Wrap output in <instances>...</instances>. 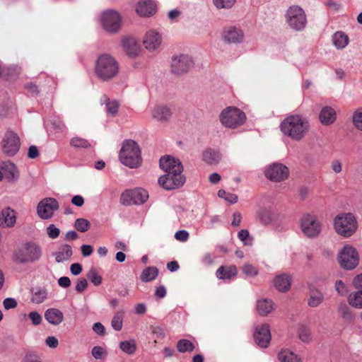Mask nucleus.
I'll return each instance as SVG.
<instances>
[{"instance_id": "obj_17", "label": "nucleus", "mask_w": 362, "mask_h": 362, "mask_svg": "<svg viewBox=\"0 0 362 362\" xmlns=\"http://www.w3.org/2000/svg\"><path fill=\"white\" fill-rule=\"evenodd\" d=\"M160 168L167 174L172 173H182L183 171V166L181 161L172 157L170 156H164L160 158L159 160Z\"/></svg>"}, {"instance_id": "obj_44", "label": "nucleus", "mask_w": 362, "mask_h": 362, "mask_svg": "<svg viewBox=\"0 0 362 362\" xmlns=\"http://www.w3.org/2000/svg\"><path fill=\"white\" fill-rule=\"evenodd\" d=\"M69 144L74 148H88L90 146V144L87 139L78 136L71 138Z\"/></svg>"}, {"instance_id": "obj_9", "label": "nucleus", "mask_w": 362, "mask_h": 362, "mask_svg": "<svg viewBox=\"0 0 362 362\" xmlns=\"http://www.w3.org/2000/svg\"><path fill=\"white\" fill-rule=\"evenodd\" d=\"M148 198V192L143 188L125 190L120 197V203L124 206L142 204Z\"/></svg>"}, {"instance_id": "obj_28", "label": "nucleus", "mask_w": 362, "mask_h": 362, "mask_svg": "<svg viewBox=\"0 0 362 362\" xmlns=\"http://www.w3.org/2000/svg\"><path fill=\"white\" fill-rule=\"evenodd\" d=\"M153 119L159 122L167 121L171 116L170 108L165 105H157L151 112Z\"/></svg>"}, {"instance_id": "obj_30", "label": "nucleus", "mask_w": 362, "mask_h": 362, "mask_svg": "<svg viewBox=\"0 0 362 362\" xmlns=\"http://www.w3.org/2000/svg\"><path fill=\"white\" fill-rule=\"evenodd\" d=\"M274 284L277 290L285 292L290 288L291 277L288 274H283L274 279Z\"/></svg>"}, {"instance_id": "obj_58", "label": "nucleus", "mask_w": 362, "mask_h": 362, "mask_svg": "<svg viewBox=\"0 0 362 362\" xmlns=\"http://www.w3.org/2000/svg\"><path fill=\"white\" fill-rule=\"evenodd\" d=\"M88 286V281L84 278H81L77 280L76 285V291L78 293H82Z\"/></svg>"}, {"instance_id": "obj_32", "label": "nucleus", "mask_w": 362, "mask_h": 362, "mask_svg": "<svg viewBox=\"0 0 362 362\" xmlns=\"http://www.w3.org/2000/svg\"><path fill=\"white\" fill-rule=\"evenodd\" d=\"M202 156L203 160L209 165H216L221 159V153L218 151L211 148L205 150Z\"/></svg>"}, {"instance_id": "obj_59", "label": "nucleus", "mask_w": 362, "mask_h": 362, "mask_svg": "<svg viewBox=\"0 0 362 362\" xmlns=\"http://www.w3.org/2000/svg\"><path fill=\"white\" fill-rule=\"evenodd\" d=\"M24 362H42L40 357L33 352L26 354L24 358Z\"/></svg>"}, {"instance_id": "obj_6", "label": "nucleus", "mask_w": 362, "mask_h": 362, "mask_svg": "<svg viewBox=\"0 0 362 362\" xmlns=\"http://www.w3.org/2000/svg\"><path fill=\"white\" fill-rule=\"evenodd\" d=\"M357 227L356 220L351 214H342L334 218V228L336 232L345 238L353 235Z\"/></svg>"}, {"instance_id": "obj_47", "label": "nucleus", "mask_w": 362, "mask_h": 362, "mask_svg": "<svg viewBox=\"0 0 362 362\" xmlns=\"http://www.w3.org/2000/svg\"><path fill=\"white\" fill-rule=\"evenodd\" d=\"M88 279L95 286H99L102 283V277L100 276L96 269L91 267L87 274Z\"/></svg>"}, {"instance_id": "obj_2", "label": "nucleus", "mask_w": 362, "mask_h": 362, "mask_svg": "<svg viewBox=\"0 0 362 362\" xmlns=\"http://www.w3.org/2000/svg\"><path fill=\"white\" fill-rule=\"evenodd\" d=\"M119 66L117 61L109 54L100 56L95 66V72L99 79L107 81L118 73Z\"/></svg>"}, {"instance_id": "obj_61", "label": "nucleus", "mask_w": 362, "mask_h": 362, "mask_svg": "<svg viewBox=\"0 0 362 362\" xmlns=\"http://www.w3.org/2000/svg\"><path fill=\"white\" fill-rule=\"evenodd\" d=\"M46 344L52 349H55L57 347L59 344L58 339L54 336L48 337L45 340Z\"/></svg>"}, {"instance_id": "obj_50", "label": "nucleus", "mask_w": 362, "mask_h": 362, "mask_svg": "<svg viewBox=\"0 0 362 362\" xmlns=\"http://www.w3.org/2000/svg\"><path fill=\"white\" fill-rule=\"evenodd\" d=\"M236 0H213L214 5L218 9H228L233 6Z\"/></svg>"}, {"instance_id": "obj_55", "label": "nucleus", "mask_w": 362, "mask_h": 362, "mask_svg": "<svg viewBox=\"0 0 362 362\" xmlns=\"http://www.w3.org/2000/svg\"><path fill=\"white\" fill-rule=\"evenodd\" d=\"M335 291L340 295V296H345L347 293V289L345 286V284L343 283L342 281L338 280L335 282L334 285Z\"/></svg>"}, {"instance_id": "obj_4", "label": "nucleus", "mask_w": 362, "mask_h": 362, "mask_svg": "<svg viewBox=\"0 0 362 362\" xmlns=\"http://www.w3.org/2000/svg\"><path fill=\"white\" fill-rule=\"evenodd\" d=\"M219 119L224 127L235 129L245 122L246 116L241 110L233 106H230L221 111L219 115Z\"/></svg>"}, {"instance_id": "obj_38", "label": "nucleus", "mask_w": 362, "mask_h": 362, "mask_svg": "<svg viewBox=\"0 0 362 362\" xmlns=\"http://www.w3.org/2000/svg\"><path fill=\"white\" fill-rule=\"evenodd\" d=\"M334 45L339 49H344L349 43L348 36L341 31L336 32L332 36Z\"/></svg>"}, {"instance_id": "obj_1", "label": "nucleus", "mask_w": 362, "mask_h": 362, "mask_svg": "<svg viewBox=\"0 0 362 362\" xmlns=\"http://www.w3.org/2000/svg\"><path fill=\"white\" fill-rule=\"evenodd\" d=\"M310 129L308 119L300 115H292L281 123V130L284 134L296 141L301 140Z\"/></svg>"}, {"instance_id": "obj_20", "label": "nucleus", "mask_w": 362, "mask_h": 362, "mask_svg": "<svg viewBox=\"0 0 362 362\" xmlns=\"http://www.w3.org/2000/svg\"><path fill=\"white\" fill-rule=\"evenodd\" d=\"M255 343L262 348L268 346L271 340V333L268 325L264 324L255 328L254 332Z\"/></svg>"}, {"instance_id": "obj_21", "label": "nucleus", "mask_w": 362, "mask_h": 362, "mask_svg": "<svg viewBox=\"0 0 362 362\" xmlns=\"http://www.w3.org/2000/svg\"><path fill=\"white\" fill-rule=\"evenodd\" d=\"M156 5L151 0H141L138 2L136 11L140 16L148 17L156 13Z\"/></svg>"}, {"instance_id": "obj_57", "label": "nucleus", "mask_w": 362, "mask_h": 362, "mask_svg": "<svg viewBox=\"0 0 362 362\" xmlns=\"http://www.w3.org/2000/svg\"><path fill=\"white\" fill-rule=\"evenodd\" d=\"M28 317L32 321L33 325H39L42 322V316L36 311H32L28 314Z\"/></svg>"}, {"instance_id": "obj_64", "label": "nucleus", "mask_w": 362, "mask_h": 362, "mask_svg": "<svg viewBox=\"0 0 362 362\" xmlns=\"http://www.w3.org/2000/svg\"><path fill=\"white\" fill-rule=\"evenodd\" d=\"M71 203L76 206H82L84 204V199L81 195H75L71 199Z\"/></svg>"}, {"instance_id": "obj_11", "label": "nucleus", "mask_w": 362, "mask_h": 362, "mask_svg": "<svg viewBox=\"0 0 362 362\" xmlns=\"http://www.w3.org/2000/svg\"><path fill=\"white\" fill-rule=\"evenodd\" d=\"M300 228L305 236L310 238H314L320 233L322 226L316 216L305 214L301 218Z\"/></svg>"}, {"instance_id": "obj_33", "label": "nucleus", "mask_w": 362, "mask_h": 362, "mask_svg": "<svg viewBox=\"0 0 362 362\" xmlns=\"http://www.w3.org/2000/svg\"><path fill=\"white\" fill-rule=\"evenodd\" d=\"M257 310L259 315H267L274 310V303L267 298L259 300L257 302Z\"/></svg>"}, {"instance_id": "obj_25", "label": "nucleus", "mask_w": 362, "mask_h": 362, "mask_svg": "<svg viewBox=\"0 0 362 362\" xmlns=\"http://www.w3.org/2000/svg\"><path fill=\"white\" fill-rule=\"evenodd\" d=\"M45 320L51 325H59L64 320L63 313L54 308H48L45 313Z\"/></svg>"}, {"instance_id": "obj_52", "label": "nucleus", "mask_w": 362, "mask_h": 362, "mask_svg": "<svg viewBox=\"0 0 362 362\" xmlns=\"http://www.w3.org/2000/svg\"><path fill=\"white\" fill-rule=\"evenodd\" d=\"M92 356L97 360L103 359L107 356V351L104 348L99 346H95L92 349Z\"/></svg>"}, {"instance_id": "obj_54", "label": "nucleus", "mask_w": 362, "mask_h": 362, "mask_svg": "<svg viewBox=\"0 0 362 362\" xmlns=\"http://www.w3.org/2000/svg\"><path fill=\"white\" fill-rule=\"evenodd\" d=\"M47 233L48 236L52 239H56L60 233V230L54 224H50L47 228Z\"/></svg>"}, {"instance_id": "obj_16", "label": "nucleus", "mask_w": 362, "mask_h": 362, "mask_svg": "<svg viewBox=\"0 0 362 362\" xmlns=\"http://www.w3.org/2000/svg\"><path fill=\"white\" fill-rule=\"evenodd\" d=\"M59 209L58 202L54 198H45L40 202L37 207L38 216L43 219L51 218L54 211Z\"/></svg>"}, {"instance_id": "obj_43", "label": "nucleus", "mask_w": 362, "mask_h": 362, "mask_svg": "<svg viewBox=\"0 0 362 362\" xmlns=\"http://www.w3.org/2000/svg\"><path fill=\"white\" fill-rule=\"evenodd\" d=\"M124 311L119 310L113 316L111 321L112 327L116 331H120L122 328Z\"/></svg>"}, {"instance_id": "obj_48", "label": "nucleus", "mask_w": 362, "mask_h": 362, "mask_svg": "<svg viewBox=\"0 0 362 362\" xmlns=\"http://www.w3.org/2000/svg\"><path fill=\"white\" fill-rule=\"evenodd\" d=\"M352 122L357 129L362 131V107L357 109L354 112Z\"/></svg>"}, {"instance_id": "obj_3", "label": "nucleus", "mask_w": 362, "mask_h": 362, "mask_svg": "<svg viewBox=\"0 0 362 362\" xmlns=\"http://www.w3.org/2000/svg\"><path fill=\"white\" fill-rule=\"evenodd\" d=\"M119 160L130 168H137L141 161L139 145L133 140H125L119 151Z\"/></svg>"}, {"instance_id": "obj_15", "label": "nucleus", "mask_w": 362, "mask_h": 362, "mask_svg": "<svg viewBox=\"0 0 362 362\" xmlns=\"http://www.w3.org/2000/svg\"><path fill=\"white\" fill-rule=\"evenodd\" d=\"M288 168L284 164L274 163L265 170V176L273 182H281L288 178Z\"/></svg>"}, {"instance_id": "obj_24", "label": "nucleus", "mask_w": 362, "mask_h": 362, "mask_svg": "<svg viewBox=\"0 0 362 362\" xmlns=\"http://www.w3.org/2000/svg\"><path fill=\"white\" fill-rule=\"evenodd\" d=\"M16 221L15 211L10 208L2 210L0 214V226L4 228H10L14 226Z\"/></svg>"}, {"instance_id": "obj_45", "label": "nucleus", "mask_w": 362, "mask_h": 362, "mask_svg": "<svg viewBox=\"0 0 362 362\" xmlns=\"http://www.w3.org/2000/svg\"><path fill=\"white\" fill-rule=\"evenodd\" d=\"M339 313L344 321L351 322L353 320V314L346 304H341L339 306Z\"/></svg>"}, {"instance_id": "obj_5", "label": "nucleus", "mask_w": 362, "mask_h": 362, "mask_svg": "<svg viewBox=\"0 0 362 362\" xmlns=\"http://www.w3.org/2000/svg\"><path fill=\"white\" fill-rule=\"evenodd\" d=\"M42 254V250L37 244L29 242L16 250L14 259L19 263L33 262L39 260Z\"/></svg>"}, {"instance_id": "obj_23", "label": "nucleus", "mask_w": 362, "mask_h": 362, "mask_svg": "<svg viewBox=\"0 0 362 362\" xmlns=\"http://www.w3.org/2000/svg\"><path fill=\"white\" fill-rule=\"evenodd\" d=\"M1 171L8 181H16L19 177L16 166L11 161L3 162L1 165Z\"/></svg>"}, {"instance_id": "obj_42", "label": "nucleus", "mask_w": 362, "mask_h": 362, "mask_svg": "<svg viewBox=\"0 0 362 362\" xmlns=\"http://www.w3.org/2000/svg\"><path fill=\"white\" fill-rule=\"evenodd\" d=\"M119 347L124 353L127 354H133L136 349V345L134 340H127L119 343Z\"/></svg>"}, {"instance_id": "obj_53", "label": "nucleus", "mask_w": 362, "mask_h": 362, "mask_svg": "<svg viewBox=\"0 0 362 362\" xmlns=\"http://www.w3.org/2000/svg\"><path fill=\"white\" fill-rule=\"evenodd\" d=\"M243 272L248 276H255L258 274V270L250 264H245L243 267Z\"/></svg>"}, {"instance_id": "obj_22", "label": "nucleus", "mask_w": 362, "mask_h": 362, "mask_svg": "<svg viewBox=\"0 0 362 362\" xmlns=\"http://www.w3.org/2000/svg\"><path fill=\"white\" fill-rule=\"evenodd\" d=\"M122 45L125 53L131 57L137 56L140 52V47L134 37H124Z\"/></svg>"}, {"instance_id": "obj_49", "label": "nucleus", "mask_w": 362, "mask_h": 362, "mask_svg": "<svg viewBox=\"0 0 362 362\" xmlns=\"http://www.w3.org/2000/svg\"><path fill=\"white\" fill-rule=\"evenodd\" d=\"M298 336L303 342H309L311 339L310 329L305 325H301L298 329Z\"/></svg>"}, {"instance_id": "obj_34", "label": "nucleus", "mask_w": 362, "mask_h": 362, "mask_svg": "<svg viewBox=\"0 0 362 362\" xmlns=\"http://www.w3.org/2000/svg\"><path fill=\"white\" fill-rule=\"evenodd\" d=\"M257 217L260 223L264 226H268L275 220L274 213L266 208H262L258 211Z\"/></svg>"}, {"instance_id": "obj_29", "label": "nucleus", "mask_w": 362, "mask_h": 362, "mask_svg": "<svg viewBox=\"0 0 362 362\" xmlns=\"http://www.w3.org/2000/svg\"><path fill=\"white\" fill-rule=\"evenodd\" d=\"M72 255V247L67 244L62 245L57 252L53 253L55 261L58 263L69 260Z\"/></svg>"}, {"instance_id": "obj_13", "label": "nucleus", "mask_w": 362, "mask_h": 362, "mask_svg": "<svg viewBox=\"0 0 362 362\" xmlns=\"http://www.w3.org/2000/svg\"><path fill=\"white\" fill-rule=\"evenodd\" d=\"M186 178L182 173H165L158 178V184L166 190L180 188L185 182Z\"/></svg>"}, {"instance_id": "obj_63", "label": "nucleus", "mask_w": 362, "mask_h": 362, "mask_svg": "<svg viewBox=\"0 0 362 362\" xmlns=\"http://www.w3.org/2000/svg\"><path fill=\"white\" fill-rule=\"evenodd\" d=\"M82 266L79 263H74L70 267V271L73 275H78L82 272Z\"/></svg>"}, {"instance_id": "obj_10", "label": "nucleus", "mask_w": 362, "mask_h": 362, "mask_svg": "<svg viewBox=\"0 0 362 362\" xmlns=\"http://www.w3.org/2000/svg\"><path fill=\"white\" fill-rule=\"evenodd\" d=\"M21 147V140L16 133L8 131L5 133L1 141L3 153L8 157L15 156Z\"/></svg>"}, {"instance_id": "obj_40", "label": "nucleus", "mask_w": 362, "mask_h": 362, "mask_svg": "<svg viewBox=\"0 0 362 362\" xmlns=\"http://www.w3.org/2000/svg\"><path fill=\"white\" fill-rule=\"evenodd\" d=\"M158 274V270L155 267L146 268L141 274V280L143 282H148L156 278Z\"/></svg>"}, {"instance_id": "obj_8", "label": "nucleus", "mask_w": 362, "mask_h": 362, "mask_svg": "<svg viewBox=\"0 0 362 362\" xmlns=\"http://www.w3.org/2000/svg\"><path fill=\"white\" fill-rule=\"evenodd\" d=\"M338 260L342 268L352 270L358 266L359 256L353 246L346 245L340 251Z\"/></svg>"}, {"instance_id": "obj_14", "label": "nucleus", "mask_w": 362, "mask_h": 362, "mask_svg": "<svg viewBox=\"0 0 362 362\" xmlns=\"http://www.w3.org/2000/svg\"><path fill=\"white\" fill-rule=\"evenodd\" d=\"M193 65L194 62L192 57L187 54L174 56L171 59V71L177 75L187 73Z\"/></svg>"}, {"instance_id": "obj_31", "label": "nucleus", "mask_w": 362, "mask_h": 362, "mask_svg": "<svg viewBox=\"0 0 362 362\" xmlns=\"http://www.w3.org/2000/svg\"><path fill=\"white\" fill-rule=\"evenodd\" d=\"M100 103L105 105L108 115L115 117L117 114L119 104L117 100H110L107 95H103L100 99Z\"/></svg>"}, {"instance_id": "obj_62", "label": "nucleus", "mask_w": 362, "mask_h": 362, "mask_svg": "<svg viewBox=\"0 0 362 362\" xmlns=\"http://www.w3.org/2000/svg\"><path fill=\"white\" fill-rule=\"evenodd\" d=\"M93 330L98 335H103L105 332V327L100 322H95L93 325Z\"/></svg>"}, {"instance_id": "obj_19", "label": "nucleus", "mask_w": 362, "mask_h": 362, "mask_svg": "<svg viewBox=\"0 0 362 362\" xmlns=\"http://www.w3.org/2000/svg\"><path fill=\"white\" fill-rule=\"evenodd\" d=\"M223 40L229 44L241 43L244 40L242 30L235 26H228L224 28L222 33Z\"/></svg>"}, {"instance_id": "obj_51", "label": "nucleus", "mask_w": 362, "mask_h": 362, "mask_svg": "<svg viewBox=\"0 0 362 362\" xmlns=\"http://www.w3.org/2000/svg\"><path fill=\"white\" fill-rule=\"evenodd\" d=\"M218 196L230 204H235L238 201V196L236 194L226 192L223 189L218 190Z\"/></svg>"}, {"instance_id": "obj_41", "label": "nucleus", "mask_w": 362, "mask_h": 362, "mask_svg": "<svg viewBox=\"0 0 362 362\" xmlns=\"http://www.w3.org/2000/svg\"><path fill=\"white\" fill-rule=\"evenodd\" d=\"M194 348V345L188 339H182L177 343V349L180 353L192 352Z\"/></svg>"}, {"instance_id": "obj_12", "label": "nucleus", "mask_w": 362, "mask_h": 362, "mask_svg": "<svg viewBox=\"0 0 362 362\" xmlns=\"http://www.w3.org/2000/svg\"><path fill=\"white\" fill-rule=\"evenodd\" d=\"M100 22L103 28L108 33H115L121 28V17L113 10L104 11L101 15Z\"/></svg>"}, {"instance_id": "obj_27", "label": "nucleus", "mask_w": 362, "mask_h": 362, "mask_svg": "<svg viewBox=\"0 0 362 362\" xmlns=\"http://www.w3.org/2000/svg\"><path fill=\"white\" fill-rule=\"evenodd\" d=\"M319 119L323 125L332 124L336 120V112L332 107L325 106L322 108Z\"/></svg>"}, {"instance_id": "obj_46", "label": "nucleus", "mask_w": 362, "mask_h": 362, "mask_svg": "<svg viewBox=\"0 0 362 362\" xmlns=\"http://www.w3.org/2000/svg\"><path fill=\"white\" fill-rule=\"evenodd\" d=\"M74 227L78 231L85 233L89 230L90 223L86 218H79L75 221Z\"/></svg>"}, {"instance_id": "obj_36", "label": "nucleus", "mask_w": 362, "mask_h": 362, "mask_svg": "<svg viewBox=\"0 0 362 362\" xmlns=\"http://www.w3.org/2000/svg\"><path fill=\"white\" fill-rule=\"evenodd\" d=\"M280 362H301L300 357L288 349H282L278 354Z\"/></svg>"}, {"instance_id": "obj_26", "label": "nucleus", "mask_w": 362, "mask_h": 362, "mask_svg": "<svg viewBox=\"0 0 362 362\" xmlns=\"http://www.w3.org/2000/svg\"><path fill=\"white\" fill-rule=\"evenodd\" d=\"M238 274L235 265L221 266L216 272V276L219 279L230 280Z\"/></svg>"}, {"instance_id": "obj_60", "label": "nucleus", "mask_w": 362, "mask_h": 362, "mask_svg": "<svg viewBox=\"0 0 362 362\" xmlns=\"http://www.w3.org/2000/svg\"><path fill=\"white\" fill-rule=\"evenodd\" d=\"M188 238L189 233L185 230H180L175 234V238L179 241L185 242L187 240Z\"/></svg>"}, {"instance_id": "obj_18", "label": "nucleus", "mask_w": 362, "mask_h": 362, "mask_svg": "<svg viewBox=\"0 0 362 362\" xmlns=\"http://www.w3.org/2000/svg\"><path fill=\"white\" fill-rule=\"evenodd\" d=\"M163 42V37L160 33L155 30L147 31L144 37L143 44L149 52L158 50Z\"/></svg>"}, {"instance_id": "obj_37", "label": "nucleus", "mask_w": 362, "mask_h": 362, "mask_svg": "<svg viewBox=\"0 0 362 362\" xmlns=\"http://www.w3.org/2000/svg\"><path fill=\"white\" fill-rule=\"evenodd\" d=\"M47 290L45 288L37 287L32 290L31 301L35 304L43 303L47 298Z\"/></svg>"}, {"instance_id": "obj_56", "label": "nucleus", "mask_w": 362, "mask_h": 362, "mask_svg": "<svg viewBox=\"0 0 362 362\" xmlns=\"http://www.w3.org/2000/svg\"><path fill=\"white\" fill-rule=\"evenodd\" d=\"M17 301L13 298H6L3 301V305L6 310L13 309L17 307Z\"/></svg>"}, {"instance_id": "obj_7", "label": "nucleus", "mask_w": 362, "mask_h": 362, "mask_svg": "<svg viewBox=\"0 0 362 362\" xmlns=\"http://www.w3.org/2000/svg\"><path fill=\"white\" fill-rule=\"evenodd\" d=\"M285 18L290 28L296 31H302L306 26L305 13L298 6H290L286 11Z\"/></svg>"}, {"instance_id": "obj_39", "label": "nucleus", "mask_w": 362, "mask_h": 362, "mask_svg": "<svg viewBox=\"0 0 362 362\" xmlns=\"http://www.w3.org/2000/svg\"><path fill=\"white\" fill-rule=\"evenodd\" d=\"M348 302L352 307L362 309V291L351 293L348 297Z\"/></svg>"}, {"instance_id": "obj_35", "label": "nucleus", "mask_w": 362, "mask_h": 362, "mask_svg": "<svg viewBox=\"0 0 362 362\" xmlns=\"http://www.w3.org/2000/svg\"><path fill=\"white\" fill-rule=\"evenodd\" d=\"M324 300L323 293L317 290H310L309 293V298L308 299V304L310 307L316 308L319 306Z\"/></svg>"}]
</instances>
